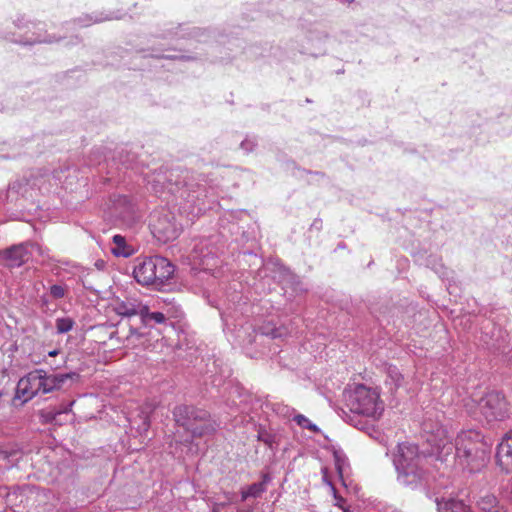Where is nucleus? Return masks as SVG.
Returning <instances> with one entry per match:
<instances>
[{"label":"nucleus","mask_w":512,"mask_h":512,"mask_svg":"<svg viewBox=\"0 0 512 512\" xmlns=\"http://www.w3.org/2000/svg\"><path fill=\"white\" fill-rule=\"evenodd\" d=\"M441 436L438 441L432 436L428 442L433 445L432 454L438 459L450 455L455 449V456L464 468L471 472L479 470L488 460L489 447L482 441L481 434L475 430L462 431L453 444L445 435L443 429L438 430Z\"/></svg>","instance_id":"obj_1"},{"label":"nucleus","mask_w":512,"mask_h":512,"mask_svg":"<svg viewBox=\"0 0 512 512\" xmlns=\"http://www.w3.org/2000/svg\"><path fill=\"white\" fill-rule=\"evenodd\" d=\"M393 463L398 473L397 480L401 485L416 489L429 483L431 478L428 468L429 458L419 453L416 445L399 444Z\"/></svg>","instance_id":"obj_2"},{"label":"nucleus","mask_w":512,"mask_h":512,"mask_svg":"<svg viewBox=\"0 0 512 512\" xmlns=\"http://www.w3.org/2000/svg\"><path fill=\"white\" fill-rule=\"evenodd\" d=\"M174 273V266L164 257L152 256L137 259L133 275L142 285L162 286Z\"/></svg>","instance_id":"obj_3"},{"label":"nucleus","mask_w":512,"mask_h":512,"mask_svg":"<svg viewBox=\"0 0 512 512\" xmlns=\"http://www.w3.org/2000/svg\"><path fill=\"white\" fill-rule=\"evenodd\" d=\"M173 417L177 425L188 431L192 437H202L216 430L215 422L207 411L188 405L176 406Z\"/></svg>","instance_id":"obj_4"},{"label":"nucleus","mask_w":512,"mask_h":512,"mask_svg":"<svg viewBox=\"0 0 512 512\" xmlns=\"http://www.w3.org/2000/svg\"><path fill=\"white\" fill-rule=\"evenodd\" d=\"M347 405L351 412L373 419H378L384 411V405L380 400L379 393L364 385H358L349 393Z\"/></svg>","instance_id":"obj_5"},{"label":"nucleus","mask_w":512,"mask_h":512,"mask_svg":"<svg viewBox=\"0 0 512 512\" xmlns=\"http://www.w3.org/2000/svg\"><path fill=\"white\" fill-rule=\"evenodd\" d=\"M478 409L487 423L503 421L508 417L506 400L499 392H490L481 398L478 403Z\"/></svg>","instance_id":"obj_6"},{"label":"nucleus","mask_w":512,"mask_h":512,"mask_svg":"<svg viewBox=\"0 0 512 512\" xmlns=\"http://www.w3.org/2000/svg\"><path fill=\"white\" fill-rule=\"evenodd\" d=\"M150 226L154 236L162 242L176 239L182 230L175 217L167 211L152 215Z\"/></svg>","instance_id":"obj_7"},{"label":"nucleus","mask_w":512,"mask_h":512,"mask_svg":"<svg viewBox=\"0 0 512 512\" xmlns=\"http://www.w3.org/2000/svg\"><path fill=\"white\" fill-rule=\"evenodd\" d=\"M188 259L193 269L211 270L216 264V258L209 240L200 239L194 242Z\"/></svg>","instance_id":"obj_8"},{"label":"nucleus","mask_w":512,"mask_h":512,"mask_svg":"<svg viewBox=\"0 0 512 512\" xmlns=\"http://www.w3.org/2000/svg\"><path fill=\"white\" fill-rule=\"evenodd\" d=\"M42 369H35L22 377L16 388V396L24 402L32 399L38 394H42L41 389Z\"/></svg>","instance_id":"obj_9"},{"label":"nucleus","mask_w":512,"mask_h":512,"mask_svg":"<svg viewBox=\"0 0 512 512\" xmlns=\"http://www.w3.org/2000/svg\"><path fill=\"white\" fill-rule=\"evenodd\" d=\"M33 246L32 243L25 242L4 250L2 256L7 261V266L15 268L25 264L31 257L29 248Z\"/></svg>","instance_id":"obj_10"},{"label":"nucleus","mask_w":512,"mask_h":512,"mask_svg":"<svg viewBox=\"0 0 512 512\" xmlns=\"http://www.w3.org/2000/svg\"><path fill=\"white\" fill-rule=\"evenodd\" d=\"M78 377L76 373L66 374H48L42 369L41 373V389L42 394L50 393L54 390L60 389L68 379Z\"/></svg>","instance_id":"obj_11"},{"label":"nucleus","mask_w":512,"mask_h":512,"mask_svg":"<svg viewBox=\"0 0 512 512\" xmlns=\"http://www.w3.org/2000/svg\"><path fill=\"white\" fill-rule=\"evenodd\" d=\"M111 306L116 314L131 317L134 315L140 316L143 304L134 297H126L125 299L116 298Z\"/></svg>","instance_id":"obj_12"},{"label":"nucleus","mask_w":512,"mask_h":512,"mask_svg":"<svg viewBox=\"0 0 512 512\" xmlns=\"http://www.w3.org/2000/svg\"><path fill=\"white\" fill-rule=\"evenodd\" d=\"M497 461L506 471L512 469V429L504 436L502 442L498 445Z\"/></svg>","instance_id":"obj_13"},{"label":"nucleus","mask_w":512,"mask_h":512,"mask_svg":"<svg viewBox=\"0 0 512 512\" xmlns=\"http://www.w3.org/2000/svg\"><path fill=\"white\" fill-rule=\"evenodd\" d=\"M435 503L438 512H471L470 507L462 500L452 497L436 498Z\"/></svg>","instance_id":"obj_14"},{"label":"nucleus","mask_w":512,"mask_h":512,"mask_svg":"<svg viewBox=\"0 0 512 512\" xmlns=\"http://www.w3.org/2000/svg\"><path fill=\"white\" fill-rule=\"evenodd\" d=\"M270 481L271 477L269 476V474H263L262 480L260 482L251 484L250 486H248L247 489H242L241 500L245 501L249 497H260L267 490V485Z\"/></svg>","instance_id":"obj_15"},{"label":"nucleus","mask_w":512,"mask_h":512,"mask_svg":"<svg viewBox=\"0 0 512 512\" xmlns=\"http://www.w3.org/2000/svg\"><path fill=\"white\" fill-rule=\"evenodd\" d=\"M140 318L145 326H149L151 323L162 324L166 321V316L162 312H151L146 305H143L141 309Z\"/></svg>","instance_id":"obj_16"},{"label":"nucleus","mask_w":512,"mask_h":512,"mask_svg":"<svg viewBox=\"0 0 512 512\" xmlns=\"http://www.w3.org/2000/svg\"><path fill=\"white\" fill-rule=\"evenodd\" d=\"M114 247L112 253L115 256L129 257L133 253V249L126 244L125 238L121 235L113 236Z\"/></svg>","instance_id":"obj_17"},{"label":"nucleus","mask_w":512,"mask_h":512,"mask_svg":"<svg viewBox=\"0 0 512 512\" xmlns=\"http://www.w3.org/2000/svg\"><path fill=\"white\" fill-rule=\"evenodd\" d=\"M19 451L9 447H0V465L4 468L12 466L19 459Z\"/></svg>","instance_id":"obj_18"},{"label":"nucleus","mask_w":512,"mask_h":512,"mask_svg":"<svg viewBox=\"0 0 512 512\" xmlns=\"http://www.w3.org/2000/svg\"><path fill=\"white\" fill-rule=\"evenodd\" d=\"M478 505L480 509L485 512H499L500 510L497 499L493 495H486L482 497L478 502Z\"/></svg>","instance_id":"obj_19"},{"label":"nucleus","mask_w":512,"mask_h":512,"mask_svg":"<svg viewBox=\"0 0 512 512\" xmlns=\"http://www.w3.org/2000/svg\"><path fill=\"white\" fill-rule=\"evenodd\" d=\"M75 321L70 317L57 318L55 321L56 332L58 334H64L73 329Z\"/></svg>","instance_id":"obj_20"},{"label":"nucleus","mask_w":512,"mask_h":512,"mask_svg":"<svg viewBox=\"0 0 512 512\" xmlns=\"http://www.w3.org/2000/svg\"><path fill=\"white\" fill-rule=\"evenodd\" d=\"M335 466L340 476L343 475L345 468L348 466V459L342 450H335L333 452Z\"/></svg>","instance_id":"obj_21"},{"label":"nucleus","mask_w":512,"mask_h":512,"mask_svg":"<svg viewBox=\"0 0 512 512\" xmlns=\"http://www.w3.org/2000/svg\"><path fill=\"white\" fill-rule=\"evenodd\" d=\"M41 416L44 418L45 422L60 424L58 420L59 412H57L56 407L42 411Z\"/></svg>","instance_id":"obj_22"},{"label":"nucleus","mask_w":512,"mask_h":512,"mask_svg":"<svg viewBox=\"0 0 512 512\" xmlns=\"http://www.w3.org/2000/svg\"><path fill=\"white\" fill-rule=\"evenodd\" d=\"M294 420L302 428H306V429H309L311 431H317L318 430L317 426L315 424L311 423V421L308 418H306L304 415H302V414L296 415L294 417Z\"/></svg>","instance_id":"obj_23"},{"label":"nucleus","mask_w":512,"mask_h":512,"mask_svg":"<svg viewBox=\"0 0 512 512\" xmlns=\"http://www.w3.org/2000/svg\"><path fill=\"white\" fill-rule=\"evenodd\" d=\"M49 293L53 299H62L67 293V288L63 285H52L49 289Z\"/></svg>","instance_id":"obj_24"},{"label":"nucleus","mask_w":512,"mask_h":512,"mask_svg":"<svg viewBox=\"0 0 512 512\" xmlns=\"http://www.w3.org/2000/svg\"><path fill=\"white\" fill-rule=\"evenodd\" d=\"M140 423L137 424L136 429L137 431L142 434L146 433L150 427V420L146 412H142L141 415H139Z\"/></svg>","instance_id":"obj_25"},{"label":"nucleus","mask_w":512,"mask_h":512,"mask_svg":"<svg viewBox=\"0 0 512 512\" xmlns=\"http://www.w3.org/2000/svg\"><path fill=\"white\" fill-rule=\"evenodd\" d=\"M388 377L391 380V383L394 384L395 387H399L401 385L402 375L396 367L388 368Z\"/></svg>","instance_id":"obj_26"},{"label":"nucleus","mask_w":512,"mask_h":512,"mask_svg":"<svg viewBox=\"0 0 512 512\" xmlns=\"http://www.w3.org/2000/svg\"><path fill=\"white\" fill-rule=\"evenodd\" d=\"M258 440L264 442L265 444L271 446L274 442V437L268 433V432H265V431H260L258 433Z\"/></svg>","instance_id":"obj_27"},{"label":"nucleus","mask_w":512,"mask_h":512,"mask_svg":"<svg viewBox=\"0 0 512 512\" xmlns=\"http://www.w3.org/2000/svg\"><path fill=\"white\" fill-rule=\"evenodd\" d=\"M111 19H112V17H108V16L103 17L102 14L95 15L94 17L89 16V19L86 22H84L83 25H90L93 23H101L103 21H107V20H111Z\"/></svg>","instance_id":"obj_28"},{"label":"nucleus","mask_w":512,"mask_h":512,"mask_svg":"<svg viewBox=\"0 0 512 512\" xmlns=\"http://www.w3.org/2000/svg\"><path fill=\"white\" fill-rule=\"evenodd\" d=\"M73 404L74 401H71L68 404H61L58 408H56L57 412H59V416L62 414H68L71 411Z\"/></svg>","instance_id":"obj_29"},{"label":"nucleus","mask_w":512,"mask_h":512,"mask_svg":"<svg viewBox=\"0 0 512 512\" xmlns=\"http://www.w3.org/2000/svg\"><path fill=\"white\" fill-rule=\"evenodd\" d=\"M140 336H141V334L139 333V331L136 328L130 327L129 333L127 334L126 338H127V340H130L132 338L139 339Z\"/></svg>","instance_id":"obj_30"},{"label":"nucleus","mask_w":512,"mask_h":512,"mask_svg":"<svg viewBox=\"0 0 512 512\" xmlns=\"http://www.w3.org/2000/svg\"><path fill=\"white\" fill-rule=\"evenodd\" d=\"M241 147L247 151H251L253 148V144L247 140L242 141Z\"/></svg>","instance_id":"obj_31"},{"label":"nucleus","mask_w":512,"mask_h":512,"mask_svg":"<svg viewBox=\"0 0 512 512\" xmlns=\"http://www.w3.org/2000/svg\"><path fill=\"white\" fill-rule=\"evenodd\" d=\"M322 225V221L320 219H315L312 223L311 227H315L316 229H320Z\"/></svg>","instance_id":"obj_32"},{"label":"nucleus","mask_w":512,"mask_h":512,"mask_svg":"<svg viewBox=\"0 0 512 512\" xmlns=\"http://www.w3.org/2000/svg\"><path fill=\"white\" fill-rule=\"evenodd\" d=\"M58 354V350H53L48 353L49 356L54 357Z\"/></svg>","instance_id":"obj_33"},{"label":"nucleus","mask_w":512,"mask_h":512,"mask_svg":"<svg viewBox=\"0 0 512 512\" xmlns=\"http://www.w3.org/2000/svg\"><path fill=\"white\" fill-rule=\"evenodd\" d=\"M280 336H281V334H280V333H278V331H276V330H275V331H273V333H272V337H273V338H277V337H280Z\"/></svg>","instance_id":"obj_34"},{"label":"nucleus","mask_w":512,"mask_h":512,"mask_svg":"<svg viewBox=\"0 0 512 512\" xmlns=\"http://www.w3.org/2000/svg\"><path fill=\"white\" fill-rule=\"evenodd\" d=\"M509 489H510V491H509V494H510V500L512 501V481H511V482H510V484H509Z\"/></svg>","instance_id":"obj_35"},{"label":"nucleus","mask_w":512,"mask_h":512,"mask_svg":"<svg viewBox=\"0 0 512 512\" xmlns=\"http://www.w3.org/2000/svg\"><path fill=\"white\" fill-rule=\"evenodd\" d=\"M341 2L351 3L353 0H340Z\"/></svg>","instance_id":"obj_36"},{"label":"nucleus","mask_w":512,"mask_h":512,"mask_svg":"<svg viewBox=\"0 0 512 512\" xmlns=\"http://www.w3.org/2000/svg\"><path fill=\"white\" fill-rule=\"evenodd\" d=\"M132 424H133V425H134V424H137V419H134V420L132 421Z\"/></svg>","instance_id":"obj_37"},{"label":"nucleus","mask_w":512,"mask_h":512,"mask_svg":"<svg viewBox=\"0 0 512 512\" xmlns=\"http://www.w3.org/2000/svg\"><path fill=\"white\" fill-rule=\"evenodd\" d=\"M341 501H343V498H340L336 504H341Z\"/></svg>","instance_id":"obj_38"},{"label":"nucleus","mask_w":512,"mask_h":512,"mask_svg":"<svg viewBox=\"0 0 512 512\" xmlns=\"http://www.w3.org/2000/svg\"><path fill=\"white\" fill-rule=\"evenodd\" d=\"M341 501H343V498H340L336 504H341Z\"/></svg>","instance_id":"obj_39"},{"label":"nucleus","mask_w":512,"mask_h":512,"mask_svg":"<svg viewBox=\"0 0 512 512\" xmlns=\"http://www.w3.org/2000/svg\"><path fill=\"white\" fill-rule=\"evenodd\" d=\"M336 505L339 506V508H342L343 510H345L341 504H336Z\"/></svg>","instance_id":"obj_40"}]
</instances>
